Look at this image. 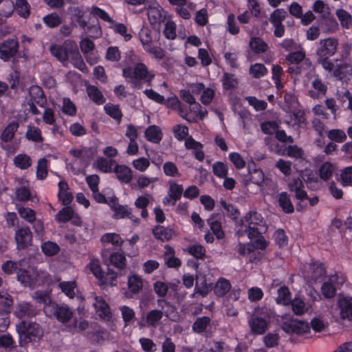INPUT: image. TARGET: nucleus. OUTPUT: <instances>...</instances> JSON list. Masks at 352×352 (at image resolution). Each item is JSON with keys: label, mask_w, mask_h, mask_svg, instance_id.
Masks as SVG:
<instances>
[{"label": "nucleus", "mask_w": 352, "mask_h": 352, "mask_svg": "<svg viewBox=\"0 0 352 352\" xmlns=\"http://www.w3.org/2000/svg\"><path fill=\"white\" fill-rule=\"evenodd\" d=\"M115 161L107 160L103 157H100L96 161V166L98 169L104 173L111 171V166Z\"/></svg>", "instance_id": "62"}, {"label": "nucleus", "mask_w": 352, "mask_h": 352, "mask_svg": "<svg viewBox=\"0 0 352 352\" xmlns=\"http://www.w3.org/2000/svg\"><path fill=\"white\" fill-rule=\"evenodd\" d=\"M333 171V166L330 162L324 163L319 169L320 176L324 180L329 179Z\"/></svg>", "instance_id": "56"}, {"label": "nucleus", "mask_w": 352, "mask_h": 352, "mask_svg": "<svg viewBox=\"0 0 352 352\" xmlns=\"http://www.w3.org/2000/svg\"><path fill=\"white\" fill-rule=\"evenodd\" d=\"M175 138L179 141L184 140L188 135V128L182 124H177L173 129Z\"/></svg>", "instance_id": "51"}, {"label": "nucleus", "mask_w": 352, "mask_h": 352, "mask_svg": "<svg viewBox=\"0 0 352 352\" xmlns=\"http://www.w3.org/2000/svg\"><path fill=\"white\" fill-rule=\"evenodd\" d=\"M110 264L115 267L118 271V276H121V272L124 270L126 267V258L125 256L120 253H113L110 255L109 257Z\"/></svg>", "instance_id": "19"}, {"label": "nucleus", "mask_w": 352, "mask_h": 352, "mask_svg": "<svg viewBox=\"0 0 352 352\" xmlns=\"http://www.w3.org/2000/svg\"><path fill=\"white\" fill-rule=\"evenodd\" d=\"M139 38L144 48L153 43L151 30L147 27H143L140 30Z\"/></svg>", "instance_id": "43"}, {"label": "nucleus", "mask_w": 352, "mask_h": 352, "mask_svg": "<svg viewBox=\"0 0 352 352\" xmlns=\"http://www.w3.org/2000/svg\"><path fill=\"white\" fill-rule=\"evenodd\" d=\"M18 212L21 218L30 223H33L35 221V212L29 208L19 207Z\"/></svg>", "instance_id": "54"}, {"label": "nucleus", "mask_w": 352, "mask_h": 352, "mask_svg": "<svg viewBox=\"0 0 352 352\" xmlns=\"http://www.w3.org/2000/svg\"><path fill=\"white\" fill-rule=\"evenodd\" d=\"M287 15V13L284 9H276L270 14V21L273 25L282 24Z\"/></svg>", "instance_id": "41"}, {"label": "nucleus", "mask_w": 352, "mask_h": 352, "mask_svg": "<svg viewBox=\"0 0 352 352\" xmlns=\"http://www.w3.org/2000/svg\"><path fill=\"white\" fill-rule=\"evenodd\" d=\"M337 305L340 309V316L342 320H352V298L339 296Z\"/></svg>", "instance_id": "10"}, {"label": "nucleus", "mask_w": 352, "mask_h": 352, "mask_svg": "<svg viewBox=\"0 0 352 352\" xmlns=\"http://www.w3.org/2000/svg\"><path fill=\"white\" fill-rule=\"evenodd\" d=\"M15 240L18 250H23L32 245V234L29 227L19 228L15 232Z\"/></svg>", "instance_id": "8"}, {"label": "nucleus", "mask_w": 352, "mask_h": 352, "mask_svg": "<svg viewBox=\"0 0 352 352\" xmlns=\"http://www.w3.org/2000/svg\"><path fill=\"white\" fill-rule=\"evenodd\" d=\"M101 242L104 243H111L114 246L119 247L122 244V241L119 234L116 233H107L102 236Z\"/></svg>", "instance_id": "37"}, {"label": "nucleus", "mask_w": 352, "mask_h": 352, "mask_svg": "<svg viewBox=\"0 0 352 352\" xmlns=\"http://www.w3.org/2000/svg\"><path fill=\"white\" fill-rule=\"evenodd\" d=\"M143 287V281L140 277L137 275H133L129 277L128 288L132 294H138Z\"/></svg>", "instance_id": "27"}, {"label": "nucleus", "mask_w": 352, "mask_h": 352, "mask_svg": "<svg viewBox=\"0 0 352 352\" xmlns=\"http://www.w3.org/2000/svg\"><path fill=\"white\" fill-rule=\"evenodd\" d=\"M47 160L42 158L38 162L36 168V176L40 179H43L47 177Z\"/></svg>", "instance_id": "60"}, {"label": "nucleus", "mask_w": 352, "mask_h": 352, "mask_svg": "<svg viewBox=\"0 0 352 352\" xmlns=\"http://www.w3.org/2000/svg\"><path fill=\"white\" fill-rule=\"evenodd\" d=\"M47 308H52L50 311H53L56 318L62 323L68 322L73 316V312L67 305H59L55 303L50 304Z\"/></svg>", "instance_id": "11"}, {"label": "nucleus", "mask_w": 352, "mask_h": 352, "mask_svg": "<svg viewBox=\"0 0 352 352\" xmlns=\"http://www.w3.org/2000/svg\"><path fill=\"white\" fill-rule=\"evenodd\" d=\"M43 21L44 23L50 28H56L62 23L61 18L56 12L46 15L43 17Z\"/></svg>", "instance_id": "40"}, {"label": "nucleus", "mask_w": 352, "mask_h": 352, "mask_svg": "<svg viewBox=\"0 0 352 352\" xmlns=\"http://www.w3.org/2000/svg\"><path fill=\"white\" fill-rule=\"evenodd\" d=\"M279 206L287 214L293 213L294 207L292 203L289 195L286 192H281L277 196Z\"/></svg>", "instance_id": "18"}, {"label": "nucleus", "mask_w": 352, "mask_h": 352, "mask_svg": "<svg viewBox=\"0 0 352 352\" xmlns=\"http://www.w3.org/2000/svg\"><path fill=\"white\" fill-rule=\"evenodd\" d=\"M68 13L72 19H75L78 25L86 31L87 22L83 19L85 11L80 7L71 6L68 8Z\"/></svg>", "instance_id": "16"}, {"label": "nucleus", "mask_w": 352, "mask_h": 352, "mask_svg": "<svg viewBox=\"0 0 352 352\" xmlns=\"http://www.w3.org/2000/svg\"><path fill=\"white\" fill-rule=\"evenodd\" d=\"M18 128L19 123L17 122L13 121L10 122L3 131L1 135V140L5 142L12 140Z\"/></svg>", "instance_id": "28"}, {"label": "nucleus", "mask_w": 352, "mask_h": 352, "mask_svg": "<svg viewBox=\"0 0 352 352\" xmlns=\"http://www.w3.org/2000/svg\"><path fill=\"white\" fill-rule=\"evenodd\" d=\"M38 313V310L29 302L19 304L15 311V315L20 319L35 317Z\"/></svg>", "instance_id": "12"}, {"label": "nucleus", "mask_w": 352, "mask_h": 352, "mask_svg": "<svg viewBox=\"0 0 352 352\" xmlns=\"http://www.w3.org/2000/svg\"><path fill=\"white\" fill-rule=\"evenodd\" d=\"M16 328L21 344L38 340L43 336V330L39 324L36 322L22 320Z\"/></svg>", "instance_id": "1"}, {"label": "nucleus", "mask_w": 352, "mask_h": 352, "mask_svg": "<svg viewBox=\"0 0 352 352\" xmlns=\"http://www.w3.org/2000/svg\"><path fill=\"white\" fill-rule=\"evenodd\" d=\"M170 188L168 190V195L170 198L173 199L172 205H175L176 201L179 200L183 192V186L174 182L173 181H169Z\"/></svg>", "instance_id": "30"}, {"label": "nucleus", "mask_w": 352, "mask_h": 352, "mask_svg": "<svg viewBox=\"0 0 352 352\" xmlns=\"http://www.w3.org/2000/svg\"><path fill=\"white\" fill-rule=\"evenodd\" d=\"M94 300V306L95 307L96 311L99 313V316L100 317L107 316L109 312V308L107 303L99 296L95 297Z\"/></svg>", "instance_id": "34"}, {"label": "nucleus", "mask_w": 352, "mask_h": 352, "mask_svg": "<svg viewBox=\"0 0 352 352\" xmlns=\"http://www.w3.org/2000/svg\"><path fill=\"white\" fill-rule=\"evenodd\" d=\"M214 174L220 178L226 177L228 175V166L221 162H217L212 165Z\"/></svg>", "instance_id": "52"}, {"label": "nucleus", "mask_w": 352, "mask_h": 352, "mask_svg": "<svg viewBox=\"0 0 352 352\" xmlns=\"http://www.w3.org/2000/svg\"><path fill=\"white\" fill-rule=\"evenodd\" d=\"M86 92L94 102L100 105L105 102V98L100 89L94 86L89 85L86 87Z\"/></svg>", "instance_id": "20"}, {"label": "nucleus", "mask_w": 352, "mask_h": 352, "mask_svg": "<svg viewBox=\"0 0 352 352\" xmlns=\"http://www.w3.org/2000/svg\"><path fill=\"white\" fill-rule=\"evenodd\" d=\"M15 8L18 14L23 18L30 15V6L26 0H16Z\"/></svg>", "instance_id": "44"}, {"label": "nucleus", "mask_w": 352, "mask_h": 352, "mask_svg": "<svg viewBox=\"0 0 352 352\" xmlns=\"http://www.w3.org/2000/svg\"><path fill=\"white\" fill-rule=\"evenodd\" d=\"M29 94L30 96V101L36 102V104L41 107H44L47 104V100L41 87L38 86H32L30 88Z\"/></svg>", "instance_id": "14"}, {"label": "nucleus", "mask_w": 352, "mask_h": 352, "mask_svg": "<svg viewBox=\"0 0 352 352\" xmlns=\"http://www.w3.org/2000/svg\"><path fill=\"white\" fill-rule=\"evenodd\" d=\"M338 41L335 38L321 39L318 43L316 58H329L333 56L338 49Z\"/></svg>", "instance_id": "5"}, {"label": "nucleus", "mask_w": 352, "mask_h": 352, "mask_svg": "<svg viewBox=\"0 0 352 352\" xmlns=\"http://www.w3.org/2000/svg\"><path fill=\"white\" fill-rule=\"evenodd\" d=\"M19 47V42L13 38L4 41L0 44V58L8 61L17 53Z\"/></svg>", "instance_id": "7"}, {"label": "nucleus", "mask_w": 352, "mask_h": 352, "mask_svg": "<svg viewBox=\"0 0 352 352\" xmlns=\"http://www.w3.org/2000/svg\"><path fill=\"white\" fill-rule=\"evenodd\" d=\"M74 215V211L71 207H65L56 214V219L58 221L65 223L71 220Z\"/></svg>", "instance_id": "45"}, {"label": "nucleus", "mask_w": 352, "mask_h": 352, "mask_svg": "<svg viewBox=\"0 0 352 352\" xmlns=\"http://www.w3.org/2000/svg\"><path fill=\"white\" fill-rule=\"evenodd\" d=\"M155 237L162 241H169L175 235V231L168 227L157 226L153 229Z\"/></svg>", "instance_id": "15"}, {"label": "nucleus", "mask_w": 352, "mask_h": 352, "mask_svg": "<svg viewBox=\"0 0 352 352\" xmlns=\"http://www.w3.org/2000/svg\"><path fill=\"white\" fill-rule=\"evenodd\" d=\"M334 276L331 277L321 285V292L324 297L327 299L333 298L336 294V289L333 286Z\"/></svg>", "instance_id": "25"}, {"label": "nucleus", "mask_w": 352, "mask_h": 352, "mask_svg": "<svg viewBox=\"0 0 352 352\" xmlns=\"http://www.w3.org/2000/svg\"><path fill=\"white\" fill-rule=\"evenodd\" d=\"M89 265L90 270L97 278L104 283H109L112 286L116 285L114 281L116 280L118 277V272H114L110 267H108L107 272H104L97 261H92Z\"/></svg>", "instance_id": "6"}, {"label": "nucleus", "mask_w": 352, "mask_h": 352, "mask_svg": "<svg viewBox=\"0 0 352 352\" xmlns=\"http://www.w3.org/2000/svg\"><path fill=\"white\" fill-rule=\"evenodd\" d=\"M329 139L339 143L343 142L346 139V133L340 129H332L328 132Z\"/></svg>", "instance_id": "53"}, {"label": "nucleus", "mask_w": 352, "mask_h": 352, "mask_svg": "<svg viewBox=\"0 0 352 352\" xmlns=\"http://www.w3.org/2000/svg\"><path fill=\"white\" fill-rule=\"evenodd\" d=\"M267 69L263 64L256 63L250 68V74L255 78H260L267 74Z\"/></svg>", "instance_id": "50"}, {"label": "nucleus", "mask_w": 352, "mask_h": 352, "mask_svg": "<svg viewBox=\"0 0 352 352\" xmlns=\"http://www.w3.org/2000/svg\"><path fill=\"white\" fill-rule=\"evenodd\" d=\"M249 326L254 334H263L267 329L268 323L263 318L252 316L248 320Z\"/></svg>", "instance_id": "13"}, {"label": "nucleus", "mask_w": 352, "mask_h": 352, "mask_svg": "<svg viewBox=\"0 0 352 352\" xmlns=\"http://www.w3.org/2000/svg\"><path fill=\"white\" fill-rule=\"evenodd\" d=\"M77 47L75 42L67 40L62 45H51L50 51L59 61L64 63L70 58Z\"/></svg>", "instance_id": "3"}, {"label": "nucleus", "mask_w": 352, "mask_h": 352, "mask_svg": "<svg viewBox=\"0 0 352 352\" xmlns=\"http://www.w3.org/2000/svg\"><path fill=\"white\" fill-rule=\"evenodd\" d=\"M148 17L152 24L164 23L166 20L165 12L161 8H151L148 11Z\"/></svg>", "instance_id": "17"}, {"label": "nucleus", "mask_w": 352, "mask_h": 352, "mask_svg": "<svg viewBox=\"0 0 352 352\" xmlns=\"http://www.w3.org/2000/svg\"><path fill=\"white\" fill-rule=\"evenodd\" d=\"M105 112L116 120L120 122L122 113L118 105L113 104L111 103L106 104L104 106Z\"/></svg>", "instance_id": "36"}, {"label": "nucleus", "mask_w": 352, "mask_h": 352, "mask_svg": "<svg viewBox=\"0 0 352 352\" xmlns=\"http://www.w3.org/2000/svg\"><path fill=\"white\" fill-rule=\"evenodd\" d=\"M114 172L118 179L124 183H129L132 179V171L131 168L124 165H116Z\"/></svg>", "instance_id": "24"}, {"label": "nucleus", "mask_w": 352, "mask_h": 352, "mask_svg": "<svg viewBox=\"0 0 352 352\" xmlns=\"http://www.w3.org/2000/svg\"><path fill=\"white\" fill-rule=\"evenodd\" d=\"M61 290L70 298H73L75 296L74 289L76 283L74 281L63 282L59 284Z\"/></svg>", "instance_id": "55"}, {"label": "nucleus", "mask_w": 352, "mask_h": 352, "mask_svg": "<svg viewBox=\"0 0 352 352\" xmlns=\"http://www.w3.org/2000/svg\"><path fill=\"white\" fill-rule=\"evenodd\" d=\"M139 341L142 349L145 352H155L157 351V346L152 340L146 338H142Z\"/></svg>", "instance_id": "64"}, {"label": "nucleus", "mask_w": 352, "mask_h": 352, "mask_svg": "<svg viewBox=\"0 0 352 352\" xmlns=\"http://www.w3.org/2000/svg\"><path fill=\"white\" fill-rule=\"evenodd\" d=\"M17 280L25 286H31L33 279L27 270H19L17 272Z\"/></svg>", "instance_id": "57"}, {"label": "nucleus", "mask_w": 352, "mask_h": 352, "mask_svg": "<svg viewBox=\"0 0 352 352\" xmlns=\"http://www.w3.org/2000/svg\"><path fill=\"white\" fill-rule=\"evenodd\" d=\"M250 47L256 54L263 53L267 50V45L261 38L253 37L250 41Z\"/></svg>", "instance_id": "32"}, {"label": "nucleus", "mask_w": 352, "mask_h": 352, "mask_svg": "<svg viewBox=\"0 0 352 352\" xmlns=\"http://www.w3.org/2000/svg\"><path fill=\"white\" fill-rule=\"evenodd\" d=\"M111 208L114 211L113 217L115 218L121 219L125 217H127L129 219L133 218V217L131 216V210H129L126 206H116L115 203H113V206H112Z\"/></svg>", "instance_id": "38"}, {"label": "nucleus", "mask_w": 352, "mask_h": 352, "mask_svg": "<svg viewBox=\"0 0 352 352\" xmlns=\"http://www.w3.org/2000/svg\"><path fill=\"white\" fill-rule=\"evenodd\" d=\"M291 293L288 287L283 286L278 289L277 302L283 305H288L291 302Z\"/></svg>", "instance_id": "42"}, {"label": "nucleus", "mask_w": 352, "mask_h": 352, "mask_svg": "<svg viewBox=\"0 0 352 352\" xmlns=\"http://www.w3.org/2000/svg\"><path fill=\"white\" fill-rule=\"evenodd\" d=\"M14 164L21 169H26L31 166L32 160L28 155L19 154L14 158Z\"/></svg>", "instance_id": "35"}, {"label": "nucleus", "mask_w": 352, "mask_h": 352, "mask_svg": "<svg viewBox=\"0 0 352 352\" xmlns=\"http://www.w3.org/2000/svg\"><path fill=\"white\" fill-rule=\"evenodd\" d=\"M336 16L340 21L343 28H349L351 23V15L343 9H339L336 11Z\"/></svg>", "instance_id": "47"}, {"label": "nucleus", "mask_w": 352, "mask_h": 352, "mask_svg": "<svg viewBox=\"0 0 352 352\" xmlns=\"http://www.w3.org/2000/svg\"><path fill=\"white\" fill-rule=\"evenodd\" d=\"M162 317L163 311L162 310L153 309L147 314L146 322L148 326L156 327Z\"/></svg>", "instance_id": "29"}, {"label": "nucleus", "mask_w": 352, "mask_h": 352, "mask_svg": "<svg viewBox=\"0 0 352 352\" xmlns=\"http://www.w3.org/2000/svg\"><path fill=\"white\" fill-rule=\"evenodd\" d=\"M74 66L78 69L83 71V69L86 67V65L79 53L78 47L76 49V51L72 54L70 57Z\"/></svg>", "instance_id": "61"}, {"label": "nucleus", "mask_w": 352, "mask_h": 352, "mask_svg": "<svg viewBox=\"0 0 352 352\" xmlns=\"http://www.w3.org/2000/svg\"><path fill=\"white\" fill-rule=\"evenodd\" d=\"M14 9V5L10 0H0V14L9 16Z\"/></svg>", "instance_id": "58"}, {"label": "nucleus", "mask_w": 352, "mask_h": 352, "mask_svg": "<svg viewBox=\"0 0 352 352\" xmlns=\"http://www.w3.org/2000/svg\"><path fill=\"white\" fill-rule=\"evenodd\" d=\"M281 328L287 333L300 334L307 332L310 327L308 323L303 321L291 320L283 322Z\"/></svg>", "instance_id": "9"}, {"label": "nucleus", "mask_w": 352, "mask_h": 352, "mask_svg": "<svg viewBox=\"0 0 352 352\" xmlns=\"http://www.w3.org/2000/svg\"><path fill=\"white\" fill-rule=\"evenodd\" d=\"M212 289V287L208 284L205 278H203L200 280V282L197 281L195 287L194 294H192V296H195V294H198L203 297L206 296L209 292Z\"/></svg>", "instance_id": "33"}, {"label": "nucleus", "mask_w": 352, "mask_h": 352, "mask_svg": "<svg viewBox=\"0 0 352 352\" xmlns=\"http://www.w3.org/2000/svg\"><path fill=\"white\" fill-rule=\"evenodd\" d=\"M28 140H32L36 142H41L43 138L41 135V130L36 126H28V129L25 134Z\"/></svg>", "instance_id": "48"}, {"label": "nucleus", "mask_w": 352, "mask_h": 352, "mask_svg": "<svg viewBox=\"0 0 352 352\" xmlns=\"http://www.w3.org/2000/svg\"><path fill=\"white\" fill-rule=\"evenodd\" d=\"M163 170L166 175L169 177H179L180 173H179L178 168L176 165L171 162H167L164 163L163 166Z\"/></svg>", "instance_id": "59"}, {"label": "nucleus", "mask_w": 352, "mask_h": 352, "mask_svg": "<svg viewBox=\"0 0 352 352\" xmlns=\"http://www.w3.org/2000/svg\"><path fill=\"white\" fill-rule=\"evenodd\" d=\"M122 74L124 77L131 79L145 80L149 84L154 78V74H149L146 66L143 63L136 64L133 69L131 67L123 69Z\"/></svg>", "instance_id": "4"}, {"label": "nucleus", "mask_w": 352, "mask_h": 352, "mask_svg": "<svg viewBox=\"0 0 352 352\" xmlns=\"http://www.w3.org/2000/svg\"><path fill=\"white\" fill-rule=\"evenodd\" d=\"M34 299L36 300L37 302L39 304H43L45 305L44 310L45 311H48L52 309V308H47V307L50 304H55V302H52L51 301V299L49 296V295L46 293H42V292H36L34 296Z\"/></svg>", "instance_id": "46"}, {"label": "nucleus", "mask_w": 352, "mask_h": 352, "mask_svg": "<svg viewBox=\"0 0 352 352\" xmlns=\"http://www.w3.org/2000/svg\"><path fill=\"white\" fill-rule=\"evenodd\" d=\"M41 249L43 252L47 256H53L56 254L59 250V246L54 242L47 241L42 244Z\"/></svg>", "instance_id": "49"}, {"label": "nucleus", "mask_w": 352, "mask_h": 352, "mask_svg": "<svg viewBox=\"0 0 352 352\" xmlns=\"http://www.w3.org/2000/svg\"><path fill=\"white\" fill-rule=\"evenodd\" d=\"M145 137L148 141L157 144L162 140V132L159 126L152 125L146 129Z\"/></svg>", "instance_id": "22"}, {"label": "nucleus", "mask_w": 352, "mask_h": 352, "mask_svg": "<svg viewBox=\"0 0 352 352\" xmlns=\"http://www.w3.org/2000/svg\"><path fill=\"white\" fill-rule=\"evenodd\" d=\"M13 304L12 296L6 291L0 292V307L6 309Z\"/></svg>", "instance_id": "63"}, {"label": "nucleus", "mask_w": 352, "mask_h": 352, "mask_svg": "<svg viewBox=\"0 0 352 352\" xmlns=\"http://www.w3.org/2000/svg\"><path fill=\"white\" fill-rule=\"evenodd\" d=\"M248 175V179L245 178L243 179V183L245 186L249 184V182L258 186H261L264 181V175L262 170L260 168H254L253 170H251L249 167Z\"/></svg>", "instance_id": "21"}, {"label": "nucleus", "mask_w": 352, "mask_h": 352, "mask_svg": "<svg viewBox=\"0 0 352 352\" xmlns=\"http://www.w3.org/2000/svg\"><path fill=\"white\" fill-rule=\"evenodd\" d=\"M231 285L230 282L225 278H220L213 287L214 293L219 297H223L230 291Z\"/></svg>", "instance_id": "26"}, {"label": "nucleus", "mask_w": 352, "mask_h": 352, "mask_svg": "<svg viewBox=\"0 0 352 352\" xmlns=\"http://www.w3.org/2000/svg\"><path fill=\"white\" fill-rule=\"evenodd\" d=\"M163 33L166 38L169 40L175 39L177 36L175 23L171 20L165 21Z\"/></svg>", "instance_id": "39"}, {"label": "nucleus", "mask_w": 352, "mask_h": 352, "mask_svg": "<svg viewBox=\"0 0 352 352\" xmlns=\"http://www.w3.org/2000/svg\"><path fill=\"white\" fill-rule=\"evenodd\" d=\"M217 214H213L207 221L213 234L216 236L217 239H221L224 237L225 234L222 230L221 223L217 219Z\"/></svg>", "instance_id": "23"}, {"label": "nucleus", "mask_w": 352, "mask_h": 352, "mask_svg": "<svg viewBox=\"0 0 352 352\" xmlns=\"http://www.w3.org/2000/svg\"><path fill=\"white\" fill-rule=\"evenodd\" d=\"M242 225L244 223L252 230L249 234V239H253L255 236H258L263 231L265 230V221L260 213L256 211H250L245 216L241 219Z\"/></svg>", "instance_id": "2"}, {"label": "nucleus", "mask_w": 352, "mask_h": 352, "mask_svg": "<svg viewBox=\"0 0 352 352\" xmlns=\"http://www.w3.org/2000/svg\"><path fill=\"white\" fill-rule=\"evenodd\" d=\"M210 322V318L208 316L197 318L192 324V330L197 333H202L206 331Z\"/></svg>", "instance_id": "31"}]
</instances>
